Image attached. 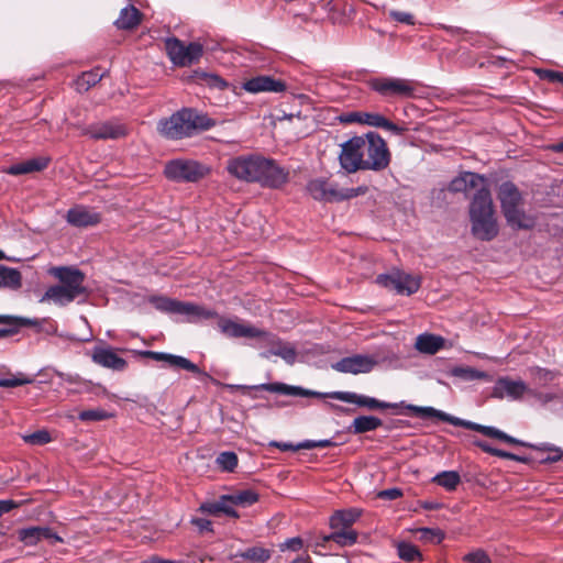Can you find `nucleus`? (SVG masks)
I'll return each instance as SVG.
<instances>
[{
	"label": "nucleus",
	"instance_id": "57",
	"mask_svg": "<svg viewBox=\"0 0 563 563\" xmlns=\"http://www.w3.org/2000/svg\"><path fill=\"white\" fill-rule=\"evenodd\" d=\"M401 490L398 488L385 489L378 493V497L383 499L394 500L401 496Z\"/></svg>",
	"mask_w": 563,
	"mask_h": 563
},
{
	"label": "nucleus",
	"instance_id": "51",
	"mask_svg": "<svg viewBox=\"0 0 563 563\" xmlns=\"http://www.w3.org/2000/svg\"><path fill=\"white\" fill-rule=\"evenodd\" d=\"M385 117L379 113L364 112L361 115V123L369 126L382 128Z\"/></svg>",
	"mask_w": 563,
	"mask_h": 563
},
{
	"label": "nucleus",
	"instance_id": "14",
	"mask_svg": "<svg viewBox=\"0 0 563 563\" xmlns=\"http://www.w3.org/2000/svg\"><path fill=\"white\" fill-rule=\"evenodd\" d=\"M363 159L358 136H354L341 145L339 161L345 172L355 173L365 169Z\"/></svg>",
	"mask_w": 563,
	"mask_h": 563
},
{
	"label": "nucleus",
	"instance_id": "16",
	"mask_svg": "<svg viewBox=\"0 0 563 563\" xmlns=\"http://www.w3.org/2000/svg\"><path fill=\"white\" fill-rule=\"evenodd\" d=\"M323 397H329V398L341 400L344 402L354 404L360 407H366L369 409H388V408H397L398 407L397 404L379 401L375 398L363 396V395H357L355 393H350V391L327 393L323 395Z\"/></svg>",
	"mask_w": 563,
	"mask_h": 563
},
{
	"label": "nucleus",
	"instance_id": "9",
	"mask_svg": "<svg viewBox=\"0 0 563 563\" xmlns=\"http://www.w3.org/2000/svg\"><path fill=\"white\" fill-rule=\"evenodd\" d=\"M376 282L387 289L395 290L398 295L406 296L417 292L421 285V279L418 275L407 274L401 271L378 275Z\"/></svg>",
	"mask_w": 563,
	"mask_h": 563
},
{
	"label": "nucleus",
	"instance_id": "24",
	"mask_svg": "<svg viewBox=\"0 0 563 563\" xmlns=\"http://www.w3.org/2000/svg\"><path fill=\"white\" fill-rule=\"evenodd\" d=\"M19 539L29 547L37 544L43 539L52 540L53 542H62V538L55 534L49 528L45 527H31L19 531Z\"/></svg>",
	"mask_w": 563,
	"mask_h": 563
},
{
	"label": "nucleus",
	"instance_id": "4",
	"mask_svg": "<svg viewBox=\"0 0 563 563\" xmlns=\"http://www.w3.org/2000/svg\"><path fill=\"white\" fill-rule=\"evenodd\" d=\"M406 408L408 410H410L411 412H413L415 415L420 416V417L438 418V419L445 421L448 423H451L455 427H463L465 429L477 431V432H479L486 437H489V438H495V439H498V440H501L504 442L511 443V444L525 445V443L522 441L508 435L507 433L503 432L501 430H499L495 427L483 426V424H479L476 422L464 420V419L451 416L449 413H445V412L438 410L433 407H419V406H415V405H408V406H406Z\"/></svg>",
	"mask_w": 563,
	"mask_h": 563
},
{
	"label": "nucleus",
	"instance_id": "52",
	"mask_svg": "<svg viewBox=\"0 0 563 563\" xmlns=\"http://www.w3.org/2000/svg\"><path fill=\"white\" fill-rule=\"evenodd\" d=\"M154 307L162 311H172L175 310V300H170L166 297H152L150 300Z\"/></svg>",
	"mask_w": 563,
	"mask_h": 563
},
{
	"label": "nucleus",
	"instance_id": "37",
	"mask_svg": "<svg viewBox=\"0 0 563 563\" xmlns=\"http://www.w3.org/2000/svg\"><path fill=\"white\" fill-rule=\"evenodd\" d=\"M102 77H103V73H100L99 69L85 71L75 81V88L78 92H86L91 87L97 85L101 80Z\"/></svg>",
	"mask_w": 563,
	"mask_h": 563
},
{
	"label": "nucleus",
	"instance_id": "21",
	"mask_svg": "<svg viewBox=\"0 0 563 563\" xmlns=\"http://www.w3.org/2000/svg\"><path fill=\"white\" fill-rule=\"evenodd\" d=\"M498 199L500 201L501 211L510 212L511 209L523 205L522 196L518 188L511 183H504L498 189Z\"/></svg>",
	"mask_w": 563,
	"mask_h": 563
},
{
	"label": "nucleus",
	"instance_id": "27",
	"mask_svg": "<svg viewBox=\"0 0 563 563\" xmlns=\"http://www.w3.org/2000/svg\"><path fill=\"white\" fill-rule=\"evenodd\" d=\"M445 345V340L435 334L423 333L417 336L415 347L424 354L433 355L443 349Z\"/></svg>",
	"mask_w": 563,
	"mask_h": 563
},
{
	"label": "nucleus",
	"instance_id": "26",
	"mask_svg": "<svg viewBox=\"0 0 563 563\" xmlns=\"http://www.w3.org/2000/svg\"><path fill=\"white\" fill-rule=\"evenodd\" d=\"M507 224L514 230H530L536 224V218L527 213L522 206L515 207L510 212L503 213Z\"/></svg>",
	"mask_w": 563,
	"mask_h": 563
},
{
	"label": "nucleus",
	"instance_id": "20",
	"mask_svg": "<svg viewBox=\"0 0 563 563\" xmlns=\"http://www.w3.org/2000/svg\"><path fill=\"white\" fill-rule=\"evenodd\" d=\"M243 88L253 93L263 91L282 92L286 89V84L269 76H258L245 81Z\"/></svg>",
	"mask_w": 563,
	"mask_h": 563
},
{
	"label": "nucleus",
	"instance_id": "34",
	"mask_svg": "<svg viewBox=\"0 0 563 563\" xmlns=\"http://www.w3.org/2000/svg\"><path fill=\"white\" fill-rule=\"evenodd\" d=\"M451 376L460 378L465 382L471 380H489V375L486 372L478 371L470 366H454L450 371Z\"/></svg>",
	"mask_w": 563,
	"mask_h": 563
},
{
	"label": "nucleus",
	"instance_id": "33",
	"mask_svg": "<svg viewBox=\"0 0 563 563\" xmlns=\"http://www.w3.org/2000/svg\"><path fill=\"white\" fill-rule=\"evenodd\" d=\"M260 388L263 390H266V391H271V393H279V394L291 395V396H307V395L323 396L324 395V394H319V393L307 391L300 387L288 386L283 383L263 384L260 386Z\"/></svg>",
	"mask_w": 563,
	"mask_h": 563
},
{
	"label": "nucleus",
	"instance_id": "29",
	"mask_svg": "<svg viewBox=\"0 0 563 563\" xmlns=\"http://www.w3.org/2000/svg\"><path fill=\"white\" fill-rule=\"evenodd\" d=\"M361 516L356 508L338 510L330 518V527L334 530L349 529Z\"/></svg>",
	"mask_w": 563,
	"mask_h": 563
},
{
	"label": "nucleus",
	"instance_id": "5",
	"mask_svg": "<svg viewBox=\"0 0 563 563\" xmlns=\"http://www.w3.org/2000/svg\"><path fill=\"white\" fill-rule=\"evenodd\" d=\"M358 139L365 169H385L390 163V152L385 140L376 132H368Z\"/></svg>",
	"mask_w": 563,
	"mask_h": 563
},
{
	"label": "nucleus",
	"instance_id": "42",
	"mask_svg": "<svg viewBox=\"0 0 563 563\" xmlns=\"http://www.w3.org/2000/svg\"><path fill=\"white\" fill-rule=\"evenodd\" d=\"M534 450L545 453L544 456L540 459V462H558L562 459L563 452L560 448L550 445V444H541V445H531Z\"/></svg>",
	"mask_w": 563,
	"mask_h": 563
},
{
	"label": "nucleus",
	"instance_id": "41",
	"mask_svg": "<svg viewBox=\"0 0 563 563\" xmlns=\"http://www.w3.org/2000/svg\"><path fill=\"white\" fill-rule=\"evenodd\" d=\"M332 541L340 547L353 545L357 540V533L351 529H339L330 534Z\"/></svg>",
	"mask_w": 563,
	"mask_h": 563
},
{
	"label": "nucleus",
	"instance_id": "35",
	"mask_svg": "<svg viewBox=\"0 0 563 563\" xmlns=\"http://www.w3.org/2000/svg\"><path fill=\"white\" fill-rule=\"evenodd\" d=\"M382 424L383 422L379 418L374 416H360L353 420L351 430L353 433H364L376 430Z\"/></svg>",
	"mask_w": 563,
	"mask_h": 563
},
{
	"label": "nucleus",
	"instance_id": "32",
	"mask_svg": "<svg viewBox=\"0 0 563 563\" xmlns=\"http://www.w3.org/2000/svg\"><path fill=\"white\" fill-rule=\"evenodd\" d=\"M164 362L172 368L185 369L202 378H210L209 374L201 371L196 364L184 356L167 353V357Z\"/></svg>",
	"mask_w": 563,
	"mask_h": 563
},
{
	"label": "nucleus",
	"instance_id": "36",
	"mask_svg": "<svg viewBox=\"0 0 563 563\" xmlns=\"http://www.w3.org/2000/svg\"><path fill=\"white\" fill-rule=\"evenodd\" d=\"M268 353L282 357L288 364H294L297 356L296 349L291 344L279 340L272 341V346Z\"/></svg>",
	"mask_w": 563,
	"mask_h": 563
},
{
	"label": "nucleus",
	"instance_id": "60",
	"mask_svg": "<svg viewBox=\"0 0 563 563\" xmlns=\"http://www.w3.org/2000/svg\"><path fill=\"white\" fill-rule=\"evenodd\" d=\"M200 531H212V522L208 519L196 518L191 521Z\"/></svg>",
	"mask_w": 563,
	"mask_h": 563
},
{
	"label": "nucleus",
	"instance_id": "3",
	"mask_svg": "<svg viewBox=\"0 0 563 563\" xmlns=\"http://www.w3.org/2000/svg\"><path fill=\"white\" fill-rule=\"evenodd\" d=\"M216 122L208 115L184 108L157 124L158 132L168 139L177 140L192 135L198 130H208Z\"/></svg>",
	"mask_w": 563,
	"mask_h": 563
},
{
	"label": "nucleus",
	"instance_id": "15",
	"mask_svg": "<svg viewBox=\"0 0 563 563\" xmlns=\"http://www.w3.org/2000/svg\"><path fill=\"white\" fill-rule=\"evenodd\" d=\"M375 365L376 361L373 357L355 354L335 362L332 368L340 373L357 375L369 373Z\"/></svg>",
	"mask_w": 563,
	"mask_h": 563
},
{
	"label": "nucleus",
	"instance_id": "40",
	"mask_svg": "<svg viewBox=\"0 0 563 563\" xmlns=\"http://www.w3.org/2000/svg\"><path fill=\"white\" fill-rule=\"evenodd\" d=\"M228 497H229V500H230L232 507L233 506L246 507V506H251V505L255 504L258 500V495L251 489L240 490V492L228 495Z\"/></svg>",
	"mask_w": 563,
	"mask_h": 563
},
{
	"label": "nucleus",
	"instance_id": "22",
	"mask_svg": "<svg viewBox=\"0 0 563 563\" xmlns=\"http://www.w3.org/2000/svg\"><path fill=\"white\" fill-rule=\"evenodd\" d=\"M485 187L484 177L475 173H464L455 177L449 185V190L452 192H468L472 189L479 190Z\"/></svg>",
	"mask_w": 563,
	"mask_h": 563
},
{
	"label": "nucleus",
	"instance_id": "45",
	"mask_svg": "<svg viewBox=\"0 0 563 563\" xmlns=\"http://www.w3.org/2000/svg\"><path fill=\"white\" fill-rule=\"evenodd\" d=\"M398 554L402 560L415 561L420 558V552L417 547L402 542L398 545Z\"/></svg>",
	"mask_w": 563,
	"mask_h": 563
},
{
	"label": "nucleus",
	"instance_id": "19",
	"mask_svg": "<svg viewBox=\"0 0 563 563\" xmlns=\"http://www.w3.org/2000/svg\"><path fill=\"white\" fill-rule=\"evenodd\" d=\"M66 220L78 228L96 225L101 221L100 213L84 206H76L67 211Z\"/></svg>",
	"mask_w": 563,
	"mask_h": 563
},
{
	"label": "nucleus",
	"instance_id": "49",
	"mask_svg": "<svg viewBox=\"0 0 563 563\" xmlns=\"http://www.w3.org/2000/svg\"><path fill=\"white\" fill-rule=\"evenodd\" d=\"M419 539L429 541V542H441L444 538V534L439 529H430V528H421L418 530Z\"/></svg>",
	"mask_w": 563,
	"mask_h": 563
},
{
	"label": "nucleus",
	"instance_id": "62",
	"mask_svg": "<svg viewBox=\"0 0 563 563\" xmlns=\"http://www.w3.org/2000/svg\"><path fill=\"white\" fill-rule=\"evenodd\" d=\"M15 507H18V505L13 500H0V516L9 512Z\"/></svg>",
	"mask_w": 563,
	"mask_h": 563
},
{
	"label": "nucleus",
	"instance_id": "46",
	"mask_svg": "<svg viewBox=\"0 0 563 563\" xmlns=\"http://www.w3.org/2000/svg\"><path fill=\"white\" fill-rule=\"evenodd\" d=\"M0 323L15 325L18 327H26V325H36L37 320L22 318V317H13V316H0Z\"/></svg>",
	"mask_w": 563,
	"mask_h": 563
},
{
	"label": "nucleus",
	"instance_id": "44",
	"mask_svg": "<svg viewBox=\"0 0 563 563\" xmlns=\"http://www.w3.org/2000/svg\"><path fill=\"white\" fill-rule=\"evenodd\" d=\"M174 312H179L184 314H197V316H205V317H211V312H203L202 308L189 302H175V310Z\"/></svg>",
	"mask_w": 563,
	"mask_h": 563
},
{
	"label": "nucleus",
	"instance_id": "55",
	"mask_svg": "<svg viewBox=\"0 0 563 563\" xmlns=\"http://www.w3.org/2000/svg\"><path fill=\"white\" fill-rule=\"evenodd\" d=\"M389 16L400 23H405V24H409V25L415 23L412 14H410L408 12L393 10L389 12Z\"/></svg>",
	"mask_w": 563,
	"mask_h": 563
},
{
	"label": "nucleus",
	"instance_id": "7",
	"mask_svg": "<svg viewBox=\"0 0 563 563\" xmlns=\"http://www.w3.org/2000/svg\"><path fill=\"white\" fill-rule=\"evenodd\" d=\"M166 53L175 66L186 67L199 60L202 56L203 47L197 42L185 45L176 37H169L165 41Z\"/></svg>",
	"mask_w": 563,
	"mask_h": 563
},
{
	"label": "nucleus",
	"instance_id": "58",
	"mask_svg": "<svg viewBox=\"0 0 563 563\" xmlns=\"http://www.w3.org/2000/svg\"><path fill=\"white\" fill-rule=\"evenodd\" d=\"M203 77L206 81L211 86L218 87L220 89H223L227 86V82L217 75L203 74Z\"/></svg>",
	"mask_w": 563,
	"mask_h": 563
},
{
	"label": "nucleus",
	"instance_id": "56",
	"mask_svg": "<svg viewBox=\"0 0 563 563\" xmlns=\"http://www.w3.org/2000/svg\"><path fill=\"white\" fill-rule=\"evenodd\" d=\"M331 444H332V442L330 440H320V441L307 440V441H303V442L297 444V449L310 450V449H314V448H328Z\"/></svg>",
	"mask_w": 563,
	"mask_h": 563
},
{
	"label": "nucleus",
	"instance_id": "10",
	"mask_svg": "<svg viewBox=\"0 0 563 563\" xmlns=\"http://www.w3.org/2000/svg\"><path fill=\"white\" fill-rule=\"evenodd\" d=\"M164 173L176 181H197L209 173V168L195 161L175 159L166 164Z\"/></svg>",
	"mask_w": 563,
	"mask_h": 563
},
{
	"label": "nucleus",
	"instance_id": "1",
	"mask_svg": "<svg viewBox=\"0 0 563 563\" xmlns=\"http://www.w3.org/2000/svg\"><path fill=\"white\" fill-rule=\"evenodd\" d=\"M47 272L59 284L52 285L45 290L38 300L41 303H54L64 307L86 294V287L84 286L85 275L78 268L54 266Z\"/></svg>",
	"mask_w": 563,
	"mask_h": 563
},
{
	"label": "nucleus",
	"instance_id": "43",
	"mask_svg": "<svg viewBox=\"0 0 563 563\" xmlns=\"http://www.w3.org/2000/svg\"><path fill=\"white\" fill-rule=\"evenodd\" d=\"M239 556L243 558L245 561L261 563L271 558V551L264 548L254 547L241 552Z\"/></svg>",
	"mask_w": 563,
	"mask_h": 563
},
{
	"label": "nucleus",
	"instance_id": "59",
	"mask_svg": "<svg viewBox=\"0 0 563 563\" xmlns=\"http://www.w3.org/2000/svg\"><path fill=\"white\" fill-rule=\"evenodd\" d=\"M382 129H385V130H387L394 134H398V135L402 134L406 131L405 128L398 126L397 124L390 122L386 118L383 121Z\"/></svg>",
	"mask_w": 563,
	"mask_h": 563
},
{
	"label": "nucleus",
	"instance_id": "38",
	"mask_svg": "<svg viewBox=\"0 0 563 563\" xmlns=\"http://www.w3.org/2000/svg\"><path fill=\"white\" fill-rule=\"evenodd\" d=\"M432 482L449 492L455 490L461 483V476L456 471H444L437 474Z\"/></svg>",
	"mask_w": 563,
	"mask_h": 563
},
{
	"label": "nucleus",
	"instance_id": "2",
	"mask_svg": "<svg viewBox=\"0 0 563 563\" xmlns=\"http://www.w3.org/2000/svg\"><path fill=\"white\" fill-rule=\"evenodd\" d=\"M472 234L481 241H492L498 235L499 228L492 194L479 188L471 199L468 207Z\"/></svg>",
	"mask_w": 563,
	"mask_h": 563
},
{
	"label": "nucleus",
	"instance_id": "64",
	"mask_svg": "<svg viewBox=\"0 0 563 563\" xmlns=\"http://www.w3.org/2000/svg\"><path fill=\"white\" fill-rule=\"evenodd\" d=\"M269 445L276 446V448L280 449L282 451L298 450L297 445H292L290 443H280V442H276V441L271 442Z\"/></svg>",
	"mask_w": 563,
	"mask_h": 563
},
{
	"label": "nucleus",
	"instance_id": "31",
	"mask_svg": "<svg viewBox=\"0 0 563 563\" xmlns=\"http://www.w3.org/2000/svg\"><path fill=\"white\" fill-rule=\"evenodd\" d=\"M22 287V274L13 267L0 265V288L19 290Z\"/></svg>",
	"mask_w": 563,
	"mask_h": 563
},
{
	"label": "nucleus",
	"instance_id": "13",
	"mask_svg": "<svg viewBox=\"0 0 563 563\" xmlns=\"http://www.w3.org/2000/svg\"><path fill=\"white\" fill-rule=\"evenodd\" d=\"M218 328L228 338H261L266 332L239 319L219 318Z\"/></svg>",
	"mask_w": 563,
	"mask_h": 563
},
{
	"label": "nucleus",
	"instance_id": "6",
	"mask_svg": "<svg viewBox=\"0 0 563 563\" xmlns=\"http://www.w3.org/2000/svg\"><path fill=\"white\" fill-rule=\"evenodd\" d=\"M307 191L314 200L338 202L366 194L367 187L339 188L338 185L329 183L323 178H317L308 183Z\"/></svg>",
	"mask_w": 563,
	"mask_h": 563
},
{
	"label": "nucleus",
	"instance_id": "30",
	"mask_svg": "<svg viewBox=\"0 0 563 563\" xmlns=\"http://www.w3.org/2000/svg\"><path fill=\"white\" fill-rule=\"evenodd\" d=\"M141 19L142 13L134 5H128L121 10L114 24L120 30H132L141 23Z\"/></svg>",
	"mask_w": 563,
	"mask_h": 563
},
{
	"label": "nucleus",
	"instance_id": "8",
	"mask_svg": "<svg viewBox=\"0 0 563 563\" xmlns=\"http://www.w3.org/2000/svg\"><path fill=\"white\" fill-rule=\"evenodd\" d=\"M371 89L383 97L412 98L416 85L412 80L394 77H377L368 81Z\"/></svg>",
	"mask_w": 563,
	"mask_h": 563
},
{
	"label": "nucleus",
	"instance_id": "28",
	"mask_svg": "<svg viewBox=\"0 0 563 563\" xmlns=\"http://www.w3.org/2000/svg\"><path fill=\"white\" fill-rule=\"evenodd\" d=\"M199 511L209 514V515H218L220 512L225 514L232 518H239L238 511L232 507L228 495H222L214 503H205L199 507Z\"/></svg>",
	"mask_w": 563,
	"mask_h": 563
},
{
	"label": "nucleus",
	"instance_id": "53",
	"mask_svg": "<svg viewBox=\"0 0 563 563\" xmlns=\"http://www.w3.org/2000/svg\"><path fill=\"white\" fill-rule=\"evenodd\" d=\"M463 560L468 563H492L487 553L483 550H476L464 555Z\"/></svg>",
	"mask_w": 563,
	"mask_h": 563
},
{
	"label": "nucleus",
	"instance_id": "63",
	"mask_svg": "<svg viewBox=\"0 0 563 563\" xmlns=\"http://www.w3.org/2000/svg\"><path fill=\"white\" fill-rule=\"evenodd\" d=\"M144 356L153 358L157 362H164L167 357V353L164 352H154V351H146L143 353Z\"/></svg>",
	"mask_w": 563,
	"mask_h": 563
},
{
	"label": "nucleus",
	"instance_id": "12",
	"mask_svg": "<svg viewBox=\"0 0 563 563\" xmlns=\"http://www.w3.org/2000/svg\"><path fill=\"white\" fill-rule=\"evenodd\" d=\"M258 179L263 186L269 188H280L288 181L289 173L279 166L274 159L260 157L258 164Z\"/></svg>",
	"mask_w": 563,
	"mask_h": 563
},
{
	"label": "nucleus",
	"instance_id": "17",
	"mask_svg": "<svg viewBox=\"0 0 563 563\" xmlns=\"http://www.w3.org/2000/svg\"><path fill=\"white\" fill-rule=\"evenodd\" d=\"M84 134L96 140L120 139L128 134L125 125L118 122H101L90 125Z\"/></svg>",
	"mask_w": 563,
	"mask_h": 563
},
{
	"label": "nucleus",
	"instance_id": "11",
	"mask_svg": "<svg viewBox=\"0 0 563 563\" xmlns=\"http://www.w3.org/2000/svg\"><path fill=\"white\" fill-rule=\"evenodd\" d=\"M260 155H241L231 157L227 162L225 169L228 173L246 183H256L258 179Z\"/></svg>",
	"mask_w": 563,
	"mask_h": 563
},
{
	"label": "nucleus",
	"instance_id": "61",
	"mask_svg": "<svg viewBox=\"0 0 563 563\" xmlns=\"http://www.w3.org/2000/svg\"><path fill=\"white\" fill-rule=\"evenodd\" d=\"M303 545V542L300 538L296 537V538H291V539H288L286 542H285V547L287 549H290L292 551H298L302 548Z\"/></svg>",
	"mask_w": 563,
	"mask_h": 563
},
{
	"label": "nucleus",
	"instance_id": "23",
	"mask_svg": "<svg viewBox=\"0 0 563 563\" xmlns=\"http://www.w3.org/2000/svg\"><path fill=\"white\" fill-rule=\"evenodd\" d=\"M49 162L48 156H36L8 167L4 173L13 176L36 173L45 169Z\"/></svg>",
	"mask_w": 563,
	"mask_h": 563
},
{
	"label": "nucleus",
	"instance_id": "48",
	"mask_svg": "<svg viewBox=\"0 0 563 563\" xmlns=\"http://www.w3.org/2000/svg\"><path fill=\"white\" fill-rule=\"evenodd\" d=\"M23 440L32 445H41L51 442L52 439L47 431L38 430L34 433L24 435Z\"/></svg>",
	"mask_w": 563,
	"mask_h": 563
},
{
	"label": "nucleus",
	"instance_id": "54",
	"mask_svg": "<svg viewBox=\"0 0 563 563\" xmlns=\"http://www.w3.org/2000/svg\"><path fill=\"white\" fill-rule=\"evenodd\" d=\"M108 418L103 410H86L79 413V419L82 421H98Z\"/></svg>",
	"mask_w": 563,
	"mask_h": 563
},
{
	"label": "nucleus",
	"instance_id": "47",
	"mask_svg": "<svg viewBox=\"0 0 563 563\" xmlns=\"http://www.w3.org/2000/svg\"><path fill=\"white\" fill-rule=\"evenodd\" d=\"M217 463L224 471H233V468L238 465V456L233 452H223L218 456Z\"/></svg>",
	"mask_w": 563,
	"mask_h": 563
},
{
	"label": "nucleus",
	"instance_id": "18",
	"mask_svg": "<svg viewBox=\"0 0 563 563\" xmlns=\"http://www.w3.org/2000/svg\"><path fill=\"white\" fill-rule=\"evenodd\" d=\"M91 358L96 364L113 371H123L128 364L124 358L120 357L114 350L109 346L93 347Z\"/></svg>",
	"mask_w": 563,
	"mask_h": 563
},
{
	"label": "nucleus",
	"instance_id": "25",
	"mask_svg": "<svg viewBox=\"0 0 563 563\" xmlns=\"http://www.w3.org/2000/svg\"><path fill=\"white\" fill-rule=\"evenodd\" d=\"M527 389V385L522 380L500 378L496 383L494 395L500 398L509 397L511 399H519Z\"/></svg>",
	"mask_w": 563,
	"mask_h": 563
},
{
	"label": "nucleus",
	"instance_id": "39",
	"mask_svg": "<svg viewBox=\"0 0 563 563\" xmlns=\"http://www.w3.org/2000/svg\"><path fill=\"white\" fill-rule=\"evenodd\" d=\"M34 382L33 377L24 374V373H8L5 377H0V387L3 388H14L19 386H24L32 384Z\"/></svg>",
	"mask_w": 563,
	"mask_h": 563
},
{
	"label": "nucleus",
	"instance_id": "50",
	"mask_svg": "<svg viewBox=\"0 0 563 563\" xmlns=\"http://www.w3.org/2000/svg\"><path fill=\"white\" fill-rule=\"evenodd\" d=\"M539 78L548 80L550 82H560L563 85V73L551 70V69H537Z\"/></svg>",
	"mask_w": 563,
	"mask_h": 563
}]
</instances>
